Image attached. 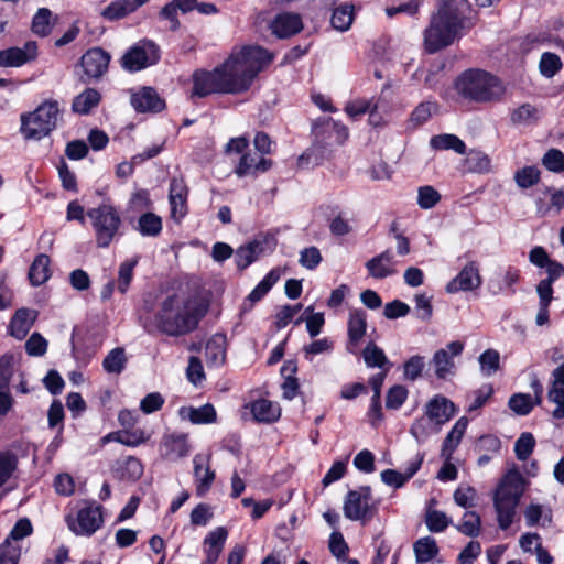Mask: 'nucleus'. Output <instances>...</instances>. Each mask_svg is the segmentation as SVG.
<instances>
[{
	"label": "nucleus",
	"instance_id": "4468645a",
	"mask_svg": "<svg viewBox=\"0 0 564 564\" xmlns=\"http://www.w3.org/2000/svg\"><path fill=\"white\" fill-rule=\"evenodd\" d=\"M110 55L100 47L88 50L80 58L85 75L89 79L100 78L108 69Z\"/></svg>",
	"mask_w": 564,
	"mask_h": 564
},
{
	"label": "nucleus",
	"instance_id": "7c9ffc66",
	"mask_svg": "<svg viewBox=\"0 0 564 564\" xmlns=\"http://www.w3.org/2000/svg\"><path fill=\"white\" fill-rule=\"evenodd\" d=\"M226 337L224 335H214L205 346L206 362L210 367H219L226 359Z\"/></svg>",
	"mask_w": 564,
	"mask_h": 564
},
{
	"label": "nucleus",
	"instance_id": "09e8293b",
	"mask_svg": "<svg viewBox=\"0 0 564 564\" xmlns=\"http://www.w3.org/2000/svg\"><path fill=\"white\" fill-rule=\"evenodd\" d=\"M362 357L366 365L370 368L378 367L383 368L389 364V360L384 354V351L379 348L375 343H369L364 351Z\"/></svg>",
	"mask_w": 564,
	"mask_h": 564
},
{
	"label": "nucleus",
	"instance_id": "0e129e2a",
	"mask_svg": "<svg viewBox=\"0 0 564 564\" xmlns=\"http://www.w3.org/2000/svg\"><path fill=\"white\" fill-rule=\"evenodd\" d=\"M21 544L3 541L0 544V564H18L21 556Z\"/></svg>",
	"mask_w": 564,
	"mask_h": 564
},
{
	"label": "nucleus",
	"instance_id": "a19ab883",
	"mask_svg": "<svg viewBox=\"0 0 564 564\" xmlns=\"http://www.w3.org/2000/svg\"><path fill=\"white\" fill-rule=\"evenodd\" d=\"M466 170L470 173H487L491 169L489 156L477 150H470L465 159Z\"/></svg>",
	"mask_w": 564,
	"mask_h": 564
},
{
	"label": "nucleus",
	"instance_id": "bf43d9fd",
	"mask_svg": "<svg viewBox=\"0 0 564 564\" xmlns=\"http://www.w3.org/2000/svg\"><path fill=\"white\" fill-rule=\"evenodd\" d=\"M425 523L431 532H442L452 523V520L442 511L431 510L426 513Z\"/></svg>",
	"mask_w": 564,
	"mask_h": 564
},
{
	"label": "nucleus",
	"instance_id": "c9c22d12",
	"mask_svg": "<svg viewBox=\"0 0 564 564\" xmlns=\"http://www.w3.org/2000/svg\"><path fill=\"white\" fill-rule=\"evenodd\" d=\"M263 246L260 241H251L245 246H241L236 251V263L240 270L246 269L250 265L259 254L262 252Z\"/></svg>",
	"mask_w": 564,
	"mask_h": 564
},
{
	"label": "nucleus",
	"instance_id": "58836bf2",
	"mask_svg": "<svg viewBox=\"0 0 564 564\" xmlns=\"http://www.w3.org/2000/svg\"><path fill=\"white\" fill-rule=\"evenodd\" d=\"M524 519L528 527H534L540 521L543 527L552 522L550 510L539 503H530L524 510Z\"/></svg>",
	"mask_w": 564,
	"mask_h": 564
},
{
	"label": "nucleus",
	"instance_id": "f3484780",
	"mask_svg": "<svg viewBox=\"0 0 564 564\" xmlns=\"http://www.w3.org/2000/svg\"><path fill=\"white\" fill-rule=\"evenodd\" d=\"M209 455L196 454L193 458L196 495L204 496L215 480V471L209 465Z\"/></svg>",
	"mask_w": 564,
	"mask_h": 564
},
{
	"label": "nucleus",
	"instance_id": "680f3d73",
	"mask_svg": "<svg viewBox=\"0 0 564 564\" xmlns=\"http://www.w3.org/2000/svg\"><path fill=\"white\" fill-rule=\"evenodd\" d=\"M542 164L551 172L561 173L564 171V153L558 149H550L543 155Z\"/></svg>",
	"mask_w": 564,
	"mask_h": 564
},
{
	"label": "nucleus",
	"instance_id": "20e7f679",
	"mask_svg": "<svg viewBox=\"0 0 564 564\" xmlns=\"http://www.w3.org/2000/svg\"><path fill=\"white\" fill-rule=\"evenodd\" d=\"M457 95L477 104H494L502 100L506 87L495 75L482 69H469L455 80Z\"/></svg>",
	"mask_w": 564,
	"mask_h": 564
},
{
	"label": "nucleus",
	"instance_id": "1a4fd4ad",
	"mask_svg": "<svg viewBox=\"0 0 564 564\" xmlns=\"http://www.w3.org/2000/svg\"><path fill=\"white\" fill-rule=\"evenodd\" d=\"M67 524L75 534L90 536L104 524L102 507L96 502H86L75 518H67Z\"/></svg>",
	"mask_w": 564,
	"mask_h": 564
},
{
	"label": "nucleus",
	"instance_id": "4be33fe9",
	"mask_svg": "<svg viewBox=\"0 0 564 564\" xmlns=\"http://www.w3.org/2000/svg\"><path fill=\"white\" fill-rule=\"evenodd\" d=\"M150 0H115L102 9L100 15L108 21H116L135 12Z\"/></svg>",
	"mask_w": 564,
	"mask_h": 564
},
{
	"label": "nucleus",
	"instance_id": "a211bd4d",
	"mask_svg": "<svg viewBox=\"0 0 564 564\" xmlns=\"http://www.w3.org/2000/svg\"><path fill=\"white\" fill-rule=\"evenodd\" d=\"M397 264L398 261L395 260L392 250L387 249L368 260L365 265L369 275L373 279H386L388 276L394 275L398 272L395 269Z\"/></svg>",
	"mask_w": 564,
	"mask_h": 564
},
{
	"label": "nucleus",
	"instance_id": "f03ea898",
	"mask_svg": "<svg viewBox=\"0 0 564 564\" xmlns=\"http://www.w3.org/2000/svg\"><path fill=\"white\" fill-rule=\"evenodd\" d=\"M467 0H440L438 9L424 30V48L433 54L454 43L466 26L469 12Z\"/></svg>",
	"mask_w": 564,
	"mask_h": 564
},
{
	"label": "nucleus",
	"instance_id": "de8ad7c7",
	"mask_svg": "<svg viewBox=\"0 0 564 564\" xmlns=\"http://www.w3.org/2000/svg\"><path fill=\"white\" fill-rule=\"evenodd\" d=\"M480 516L475 511H467L464 513L462 522L456 525V529L467 536L475 538L480 533Z\"/></svg>",
	"mask_w": 564,
	"mask_h": 564
},
{
	"label": "nucleus",
	"instance_id": "72a5a7b5",
	"mask_svg": "<svg viewBox=\"0 0 564 564\" xmlns=\"http://www.w3.org/2000/svg\"><path fill=\"white\" fill-rule=\"evenodd\" d=\"M440 429L426 414L416 417L410 426V434L417 443H424L434 434H437Z\"/></svg>",
	"mask_w": 564,
	"mask_h": 564
},
{
	"label": "nucleus",
	"instance_id": "c85d7f7f",
	"mask_svg": "<svg viewBox=\"0 0 564 564\" xmlns=\"http://www.w3.org/2000/svg\"><path fill=\"white\" fill-rule=\"evenodd\" d=\"M227 535L228 532L224 527H218L206 535L204 540V552L206 557H209L210 562H217L224 549Z\"/></svg>",
	"mask_w": 564,
	"mask_h": 564
},
{
	"label": "nucleus",
	"instance_id": "603ef678",
	"mask_svg": "<svg viewBox=\"0 0 564 564\" xmlns=\"http://www.w3.org/2000/svg\"><path fill=\"white\" fill-rule=\"evenodd\" d=\"M540 181V170L536 166H524L514 173V182L520 188H530Z\"/></svg>",
	"mask_w": 564,
	"mask_h": 564
},
{
	"label": "nucleus",
	"instance_id": "c756f323",
	"mask_svg": "<svg viewBox=\"0 0 564 564\" xmlns=\"http://www.w3.org/2000/svg\"><path fill=\"white\" fill-rule=\"evenodd\" d=\"M178 414L183 420H188L194 424H208L216 421V410L209 403L199 408L183 406Z\"/></svg>",
	"mask_w": 564,
	"mask_h": 564
},
{
	"label": "nucleus",
	"instance_id": "9d476101",
	"mask_svg": "<svg viewBox=\"0 0 564 564\" xmlns=\"http://www.w3.org/2000/svg\"><path fill=\"white\" fill-rule=\"evenodd\" d=\"M344 514L352 521H366L372 518L375 507L372 505L371 489L360 487L347 494L344 501Z\"/></svg>",
	"mask_w": 564,
	"mask_h": 564
},
{
	"label": "nucleus",
	"instance_id": "aec40b11",
	"mask_svg": "<svg viewBox=\"0 0 564 564\" xmlns=\"http://www.w3.org/2000/svg\"><path fill=\"white\" fill-rule=\"evenodd\" d=\"M187 187L183 180L173 178L170 183V206L171 216L175 220H181L187 214Z\"/></svg>",
	"mask_w": 564,
	"mask_h": 564
},
{
	"label": "nucleus",
	"instance_id": "cd10ccee",
	"mask_svg": "<svg viewBox=\"0 0 564 564\" xmlns=\"http://www.w3.org/2000/svg\"><path fill=\"white\" fill-rule=\"evenodd\" d=\"M468 426V419L465 416H462L457 422L454 424L452 430L448 432L446 437L444 438L442 452L441 455L445 460H451L452 456L459 445L466 430Z\"/></svg>",
	"mask_w": 564,
	"mask_h": 564
},
{
	"label": "nucleus",
	"instance_id": "bb28decb",
	"mask_svg": "<svg viewBox=\"0 0 564 564\" xmlns=\"http://www.w3.org/2000/svg\"><path fill=\"white\" fill-rule=\"evenodd\" d=\"M423 455H417L406 467L405 473H399L394 469H386L381 473V480L391 487H402L421 467Z\"/></svg>",
	"mask_w": 564,
	"mask_h": 564
},
{
	"label": "nucleus",
	"instance_id": "ea45409f",
	"mask_svg": "<svg viewBox=\"0 0 564 564\" xmlns=\"http://www.w3.org/2000/svg\"><path fill=\"white\" fill-rule=\"evenodd\" d=\"M104 440H113L126 446L135 447L145 443L149 440V435H147L143 430L138 429L133 431L127 430L123 432H117L116 434H108Z\"/></svg>",
	"mask_w": 564,
	"mask_h": 564
},
{
	"label": "nucleus",
	"instance_id": "774afa93",
	"mask_svg": "<svg viewBox=\"0 0 564 564\" xmlns=\"http://www.w3.org/2000/svg\"><path fill=\"white\" fill-rule=\"evenodd\" d=\"M453 497L457 506L467 509L476 505L477 492L473 487H458Z\"/></svg>",
	"mask_w": 564,
	"mask_h": 564
},
{
	"label": "nucleus",
	"instance_id": "37998d69",
	"mask_svg": "<svg viewBox=\"0 0 564 564\" xmlns=\"http://www.w3.org/2000/svg\"><path fill=\"white\" fill-rule=\"evenodd\" d=\"M303 321L306 323V329L311 337L319 335L325 323L324 314L314 313L313 306L306 307L303 316H301L295 324H300Z\"/></svg>",
	"mask_w": 564,
	"mask_h": 564
},
{
	"label": "nucleus",
	"instance_id": "6ab92c4d",
	"mask_svg": "<svg viewBox=\"0 0 564 564\" xmlns=\"http://www.w3.org/2000/svg\"><path fill=\"white\" fill-rule=\"evenodd\" d=\"M272 165V161L264 158L258 152L251 150L246 151L238 165L235 169V173L239 177L248 175H257L258 173L267 172Z\"/></svg>",
	"mask_w": 564,
	"mask_h": 564
},
{
	"label": "nucleus",
	"instance_id": "423d86ee",
	"mask_svg": "<svg viewBox=\"0 0 564 564\" xmlns=\"http://www.w3.org/2000/svg\"><path fill=\"white\" fill-rule=\"evenodd\" d=\"M61 116L57 100H44L33 111L21 115L20 131L26 140H42L56 129Z\"/></svg>",
	"mask_w": 564,
	"mask_h": 564
},
{
	"label": "nucleus",
	"instance_id": "a878e982",
	"mask_svg": "<svg viewBox=\"0 0 564 564\" xmlns=\"http://www.w3.org/2000/svg\"><path fill=\"white\" fill-rule=\"evenodd\" d=\"M254 421L260 423H272L279 420L281 409L278 403L267 399H259L249 404Z\"/></svg>",
	"mask_w": 564,
	"mask_h": 564
},
{
	"label": "nucleus",
	"instance_id": "2eb2a0df",
	"mask_svg": "<svg viewBox=\"0 0 564 564\" xmlns=\"http://www.w3.org/2000/svg\"><path fill=\"white\" fill-rule=\"evenodd\" d=\"M37 56V45L35 42L30 41L23 47H10L0 51V66L1 67H20Z\"/></svg>",
	"mask_w": 564,
	"mask_h": 564
},
{
	"label": "nucleus",
	"instance_id": "f257e3e1",
	"mask_svg": "<svg viewBox=\"0 0 564 564\" xmlns=\"http://www.w3.org/2000/svg\"><path fill=\"white\" fill-rule=\"evenodd\" d=\"M272 55L260 46H245L212 72L193 75V96L240 94L248 90L257 75L271 63Z\"/></svg>",
	"mask_w": 564,
	"mask_h": 564
},
{
	"label": "nucleus",
	"instance_id": "c03bdc74",
	"mask_svg": "<svg viewBox=\"0 0 564 564\" xmlns=\"http://www.w3.org/2000/svg\"><path fill=\"white\" fill-rule=\"evenodd\" d=\"M52 11L47 8H41L32 19V32L39 36H46L52 30Z\"/></svg>",
	"mask_w": 564,
	"mask_h": 564
},
{
	"label": "nucleus",
	"instance_id": "9b49d317",
	"mask_svg": "<svg viewBox=\"0 0 564 564\" xmlns=\"http://www.w3.org/2000/svg\"><path fill=\"white\" fill-rule=\"evenodd\" d=\"M464 344L455 340L446 345L445 348L435 351L432 358L435 376L438 379H446L455 373L454 358L463 352Z\"/></svg>",
	"mask_w": 564,
	"mask_h": 564
},
{
	"label": "nucleus",
	"instance_id": "5701e85b",
	"mask_svg": "<svg viewBox=\"0 0 564 564\" xmlns=\"http://www.w3.org/2000/svg\"><path fill=\"white\" fill-rule=\"evenodd\" d=\"M303 28L301 17L296 13H280L271 23L272 32L279 37H289L299 33Z\"/></svg>",
	"mask_w": 564,
	"mask_h": 564
},
{
	"label": "nucleus",
	"instance_id": "b1692460",
	"mask_svg": "<svg viewBox=\"0 0 564 564\" xmlns=\"http://www.w3.org/2000/svg\"><path fill=\"white\" fill-rule=\"evenodd\" d=\"M36 316L37 313L33 310H18L9 325L10 335L17 339H23L31 329Z\"/></svg>",
	"mask_w": 564,
	"mask_h": 564
},
{
	"label": "nucleus",
	"instance_id": "79ce46f5",
	"mask_svg": "<svg viewBox=\"0 0 564 564\" xmlns=\"http://www.w3.org/2000/svg\"><path fill=\"white\" fill-rule=\"evenodd\" d=\"M127 358L124 349L117 347L111 349L102 361V367L108 373H120L126 367Z\"/></svg>",
	"mask_w": 564,
	"mask_h": 564
},
{
	"label": "nucleus",
	"instance_id": "ddd939ff",
	"mask_svg": "<svg viewBox=\"0 0 564 564\" xmlns=\"http://www.w3.org/2000/svg\"><path fill=\"white\" fill-rule=\"evenodd\" d=\"M423 412L442 429L454 417L457 409L449 399L442 394H436L426 402Z\"/></svg>",
	"mask_w": 564,
	"mask_h": 564
},
{
	"label": "nucleus",
	"instance_id": "f704fd0d",
	"mask_svg": "<svg viewBox=\"0 0 564 564\" xmlns=\"http://www.w3.org/2000/svg\"><path fill=\"white\" fill-rule=\"evenodd\" d=\"M50 276V258L46 254H39L30 267L29 279L33 285H42Z\"/></svg>",
	"mask_w": 564,
	"mask_h": 564
},
{
	"label": "nucleus",
	"instance_id": "4c0bfd02",
	"mask_svg": "<svg viewBox=\"0 0 564 564\" xmlns=\"http://www.w3.org/2000/svg\"><path fill=\"white\" fill-rule=\"evenodd\" d=\"M296 372V365L293 361H288L283 365L281 373L285 377L282 383L283 398L292 400L299 392V382L293 375Z\"/></svg>",
	"mask_w": 564,
	"mask_h": 564
},
{
	"label": "nucleus",
	"instance_id": "e433bc0d",
	"mask_svg": "<svg viewBox=\"0 0 564 564\" xmlns=\"http://www.w3.org/2000/svg\"><path fill=\"white\" fill-rule=\"evenodd\" d=\"M413 551L417 563H426L437 555L438 547L434 538L424 536L414 543Z\"/></svg>",
	"mask_w": 564,
	"mask_h": 564
},
{
	"label": "nucleus",
	"instance_id": "5fc2aeb1",
	"mask_svg": "<svg viewBox=\"0 0 564 564\" xmlns=\"http://www.w3.org/2000/svg\"><path fill=\"white\" fill-rule=\"evenodd\" d=\"M547 398L551 402L556 404V408L552 412V416L554 419H563L564 417V383L561 382H552V387L549 390Z\"/></svg>",
	"mask_w": 564,
	"mask_h": 564
},
{
	"label": "nucleus",
	"instance_id": "69168bd1",
	"mask_svg": "<svg viewBox=\"0 0 564 564\" xmlns=\"http://www.w3.org/2000/svg\"><path fill=\"white\" fill-rule=\"evenodd\" d=\"M33 531L31 521L28 518H22L17 521L6 541L12 544H20V541L29 536Z\"/></svg>",
	"mask_w": 564,
	"mask_h": 564
},
{
	"label": "nucleus",
	"instance_id": "0eeeda50",
	"mask_svg": "<svg viewBox=\"0 0 564 564\" xmlns=\"http://www.w3.org/2000/svg\"><path fill=\"white\" fill-rule=\"evenodd\" d=\"M95 231L96 243L99 248H107L119 235L121 217L119 212L108 203H104L87 212Z\"/></svg>",
	"mask_w": 564,
	"mask_h": 564
},
{
	"label": "nucleus",
	"instance_id": "13d9d810",
	"mask_svg": "<svg viewBox=\"0 0 564 564\" xmlns=\"http://www.w3.org/2000/svg\"><path fill=\"white\" fill-rule=\"evenodd\" d=\"M539 113L540 111L536 107L524 104L512 112L511 120L514 123L528 124L538 120Z\"/></svg>",
	"mask_w": 564,
	"mask_h": 564
},
{
	"label": "nucleus",
	"instance_id": "7ed1b4c3",
	"mask_svg": "<svg viewBox=\"0 0 564 564\" xmlns=\"http://www.w3.org/2000/svg\"><path fill=\"white\" fill-rule=\"evenodd\" d=\"M198 307L194 299L184 293L167 296L155 315L156 328L170 336L193 330L198 322Z\"/></svg>",
	"mask_w": 564,
	"mask_h": 564
},
{
	"label": "nucleus",
	"instance_id": "3c124183",
	"mask_svg": "<svg viewBox=\"0 0 564 564\" xmlns=\"http://www.w3.org/2000/svg\"><path fill=\"white\" fill-rule=\"evenodd\" d=\"M354 20V7L345 4L335 9L332 25L338 31H347Z\"/></svg>",
	"mask_w": 564,
	"mask_h": 564
},
{
	"label": "nucleus",
	"instance_id": "39448f33",
	"mask_svg": "<svg viewBox=\"0 0 564 564\" xmlns=\"http://www.w3.org/2000/svg\"><path fill=\"white\" fill-rule=\"evenodd\" d=\"M525 486L523 476L517 469H510L496 489L494 507L501 530H507L512 524Z\"/></svg>",
	"mask_w": 564,
	"mask_h": 564
},
{
	"label": "nucleus",
	"instance_id": "dca6fc26",
	"mask_svg": "<svg viewBox=\"0 0 564 564\" xmlns=\"http://www.w3.org/2000/svg\"><path fill=\"white\" fill-rule=\"evenodd\" d=\"M481 285L478 264L475 261L467 263L460 272L446 285L448 293L473 291Z\"/></svg>",
	"mask_w": 564,
	"mask_h": 564
},
{
	"label": "nucleus",
	"instance_id": "412c9836",
	"mask_svg": "<svg viewBox=\"0 0 564 564\" xmlns=\"http://www.w3.org/2000/svg\"><path fill=\"white\" fill-rule=\"evenodd\" d=\"M131 105L139 112L161 111L164 108V101L158 93L151 87H142L131 95Z\"/></svg>",
	"mask_w": 564,
	"mask_h": 564
},
{
	"label": "nucleus",
	"instance_id": "052dcab7",
	"mask_svg": "<svg viewBox=\"0 0 564 564\" xmlns=\"http://www.w3.org/2000/svg\"><path fill=\"white\" fill-rule=\"evenodd\" d=\"M334 348V343L328 338H321L304 346L303 352L307 360H313L314 356L330 352Z\"/></svg>",
	"mask_w": 564,
	"mask_h": 564
},
{
	"label": "nucleus",
	"instance_id": "e2e57ef3",
	"mask_svg": "<svg viewBox=\"0 0 564 564\" xmlns=\"http://www.w3.org/2000/svg\"><path fill=\"white\" fill-rule=\"evenodd\" d=\"M437 110V104L432 101L421 102L411 113V122L415 126L425 123Z\"/></svg>",
	"mask_w": 564,
	"mask_h": 564
},
{
	"label": "nucleus",
	"instance_id": "a18cd8bd",
	"mask_svg": "<svg viewBox=\"0 0 564 564\" xmlns=\"http://www.w3.org/2000/svg\"><path fill=\"white\" fill-rule=\"evenodd\" d=\"M139 262V257H134L132 259L123 261L118 271V281L117 289L120 293L124 294L132 281L133 278V269Z\"/></svg>",
	"mask_w": 564,
	"mask_h": 564
},
{
	"label": "nucleus",
	"instance_id": "4d7b16f0",
	"mask_svg": "<svg viewBox=\"0 0 564 564\" xmlns=\"http://www.w3.org/2000/svg\"><path fill=\"white\" fill-rule=\"evenodd\" d=\"M535 447V438L529 433H522L514 443V453L519 460H527Z\"/></svg>",
	"mask_w": 564,
	"mask_h": 564
},
{
	"label": "nucleus",
	"instance_id": "49530a36",
	"mask_svg": "<svg viewBox=\"0 0 564 564\" xmlns=\"http://www.w3.org/2000/svg\"><path fill=\"white\" fill-rule=\"evenodd\" d=\"M138 230L142 236H158L162 230V220L152 213L143 214L138 221Z\"/></svg>",
	"mask_w": 564,
	"mask_h": 564
},
{
	"label": "nucleus",
	"instance_id": "f8f14e48",
	"mask_svg": "<svg viewBox=\"0 0 564 564\" xmlns=\"http://www.w3.org/2000/svg\"><path fill=\"white\" fill-rule=\"evenodd\" d=\"M192 447L185 433H166L162 436L159 453L162 459L176 462L186 457Z\"/></svg>",
	"mask_w": 564,
	"mask_h": 564
},
{
	"label": "nucleus",
	"instance_id": "6e6552de",
	"mask_svg": "<svg viewBox=\"0 0 564 564\" xmlns=\"http://www.w3.org/2000/svg\"><path fill=\"white\" fill-rule=\"evenodd\" d=\"M160 59V47L151 40H141L132 45L121 57V67L130 73L155 65Z\"/></svg>",
	"mask_w": 564,
	"mask_h": 564
},
{
	"label": "nucleus",
	"instance_id": "393cba45",
	"mask_svg": "<svg viewBox=\"0 0 564 564\" xmlns=\"http://www.w3.org/2000/svg\"><path fill=\"white\" fill-rule=\"evenodd\" d=\"M367 328V316L361 310H352L348 318V347L347 349L354 352V348L359 344L364 337Z\"/></svg>",
	"mask_w": 564,
	"mask_h": 564
},
{
	"label": "nucleus",
	"instance_id": "8fccbe9b",
	"mask_svg": "<svg viewBox=\"0 0 564 564\" xmlns=\"http://www.w3.org/2000/svg\"><path fill=\"white\" fill-rule=\"evenodd\" d=\"M480 371L485 377L496 373L500 367V354L495 349L485 350L478 358Z\"/></svg>",
	"mask_w": 564,
	"mask_h": 564
},
{
	"label": "nucleus",
	"instance_id": "473e14b6",
	"mask_svg": "<svg viewBox=\"0 0 564 564\" xmlns=\"http://www.w3.org/2000/svg\"><path fill=\"white\" fill-rule=\"evenodd\" d=\"M430 145L437 151L452 150L457 154H465L467 149L465 142L456 134L452 133H442L432 137L430 139Z\"/></svg>",
	"mask_w": 564,
	"mask_h": 564
},
{
	"label": "nucleus",
	"instance_id": "6e6d98bb",
	"mask_svg": "<svg viewBox=\"0 0 564 564\" xmlns=\"http://www.w3.org/2000/svg\"><path fill=\"white\" fill-rule=\"evenodd\" d=\"M509 408L518 415L529 414L535 402L532 397L527 393H516L509 399Z\"/></svg>",
	"mask_w": 564,
	"mask_h": 564
},
{
	"label": "nucleus",
	"instance_id": "2f4dec72",
	"mask_svg": "<svg viewBox=\"0 0 564 564\" xmlns=\"http://www.w3.org/2000/svg\"><path fill=\"white\" fill-rule=\"evenodd\" d=\"M101 100L100 93L95 88H86L72 102V109L78 115H88Z\"/></svg>",
	"mask_w": 564,
	"mask_h": 564
},
{
	"label": "nucleus",
	"instance_id": "864d4df0",
	"mask_svg": "<svg viewBox=\"0 0 564 564\" xmlns=\"http://www.w3.org/2000/svg\"><path fill=\"white\" fill-rule=\"evenodd\" d=\"M562 66L560 56L550 52L543 53L539 63L540 72L546 78H552L561 70Z\"/></svg>",
	"mask_w": 564,
	"mask_h": 564
},
{
	"label": "nucleus",
	"instance_id": "338daca9",
	"mask_svg": "<svg viewBox=\"0 0 564 564\" xmlns=\"http://www.w3.org/2000/svg\"><path fill=\"white\" fill-rule=\"evenodd\" d=\"M406 398L408 390L403 386H393L387 393L386 406L391 410H397L402 406Z\"/></svg>",
	"mask_w": 564,
	"mask_h": 564
}]
</instances>
